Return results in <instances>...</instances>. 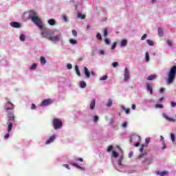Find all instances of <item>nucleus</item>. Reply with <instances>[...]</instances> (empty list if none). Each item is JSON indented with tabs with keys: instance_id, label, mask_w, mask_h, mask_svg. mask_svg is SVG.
<instances>
[{
	"instance_id": "obj_35",
	"label": "nucleus",
	"mask_w": 176,
	"mask_h": 176,
	"mask_svg": "<svg viewBox=\"0 0 176 176\" xmlns=\"http://www.w3.org/2000/svg\"><path fill=\"white\" fill-rule=\"evenodd\" d=\"M155 108H160V109H162V108H164V106H163V104H155Z\"/></svg>"
},
{
	"instance_id": "obj_64",
	"label": "nucleus",
	"mask_w": 176,
	"mask_h": 176,
	"mask_svg": "<svg viewBox=\"0 0 176 176\" xmlns=\"http://www.w3.org/2000/svg\"><path fill=\"white\" fill-rule=\"evenodd\" d=\"M160 91L162 94L164 93V88H160Z\"/></svg>"
},
{
	"instance_id": "obj_29",
	"label": "nucleus",
	"mask_w": 176,
	"mask_h": 176,
	"mask_svg": "<svg viewBox=\"0 0 176 176\" xmlns=\"http://www.w3.org/2000/svg\"><path fill=\"white\" fill-rule=\"evenodd\" d=\"M96 38H97V39H98V41H102V36H101L100 33L97 34Z\"/></svg>"
},
{
	"instance_id": "obj_38",
	"label": "nucleus",
	"mask_w": 176,
	"mask_h": 176,
	"mask_svg": "<svg viewBox=\"0 0 176 176\" xmlns=\"http://www.w3.org/2000/svg\"><path fill=\"white\" fill-rule=\"evenodd\" d=\"M146 42H147L148 45H149V46H153V41H152L151 40H146Z\"/></svg>"
},
{
	"instance_id": "obj_28",
	"label": "nucleus",
	"mask_w": 176,
	"mask_h": 176,
	"mask_svg": "<svg viewBox=\"0 0 176 176\" xmlns=\"http://www.w3.org/2000/svg\"><path fill=\"white\" fill-rule=\"evenodd\" d=\"M170 138L172 142H175V135H174V133H170Z\"/></svg>"
},
{
	"instance_id": "obj_43",
	"label": "nucleus",
	"mask_w": 176,
	"mask_h": 176,
	"mask_svg": "<svg viewBox=\"0 0 176 176\" xmlns=\"http://www.w3.org/2000/svg\"><path fill=\"white\" fill-rule=\"evenodd\" d=\"M113 148V146L110 145L108 148H107V152H111L112 151V149Z\"/></svg>"
},
{
	"instance_id": "obj_31",
	"label": "nucleus",
	"mask_w": 176,
	"mask_h": 176,
	"mask_svg": "<svg viewBox=\"0 0 176 176\" xmlns=\"http://www.w3.org/2000/svg\"><path fill=\"white\" fill-rule=\"evenodd\" d=\"M122 109H123V111H125V113H126V114L130 113V109H126V107H122Z\"/></svg>"
},
{
	"instance_id": "obj_62",
	"label": "nucleus",
	"mask_w": 176,
	"mask_h": 176,
	"mask_svg": "<svg viewBox=\"0 0 176 176\" xmlns=\"http://www.w3.org/2000/svg\"><path fill=\"white\" fill-rule=\"evenodd\" d=\"M122 127H127V122H124V123H122Z\"/></svg>"
},
{
	"instance_id": "obj_37",
	"label": "nucleus",
	"mask_w": 176,
	"mask_h": 176,
	"mask_svg": "<svg viewBox=\"0 0 176 176\" xmlns=\"http://www.w3.org/2000/svg\"><path fill=\"white\" fill-rule=\"evenodd\" d=\"M108 79V76L105 75V76H103L102 77H101L100 78V80H107Z\"/></svg>"
},
{
	"instance_id": "obj_21",
	"label": "nucleus",
	"mask_w": 176,
	"mask_h": 176,
	"mask_svg": "<svg viewBox=\"0 0 176 176\" xmlns=\"http://www.w3.org/2000/svg\"><path fill=\"white\" fill-rule=\"evenodd\" d=\"M103 35H104V38H107V36H108V35H109V32H108V29L104 28L103 30Z\"/></svg>"
},
{
	"instance_id": "obj_53",
	"label": "nucleus",
	"mask_w": 176,
	"mask_h": 176,
	"mask_svg": "<svg viewBox=\"0 0 176 176\" xmlns=\"http://www.w3.org/2000/svg\"><path fill=\"white\" fill-rule=\"evenodd\" d=\"M63 167H65V168H67V170H71V168L69 167V166L67 164H63Z\"/></svg>"
},
{
	"instance_id": "obj_19",
	"label": "nucleus",
	"mask_w": 176,
	"mask_h": 176,
	"mask_svg": "<svg viewBox=\"0 0 176 176\" xmlns=\"http://www.w3.org/2000/svg\"><path fill=\"white\" fill-rule=\"evenodd\" d=\"M48 24H50V25H56V20H54L53 19H50L48 21Z\"/></svg>"
},
{
	"instance_id": "obj_8",
	"label": "nucleus",
	"mask_w": 176,
	"mask_h": 176,
	"mask_svg": "<svg viewBox=\"0 0 176 176\" xmlns=\"http://www.w3.org/2000/svg\"><path fill=\"white\" fill-rule=\"evenodd\" d=\"M56 135H52L46 142V145H49V144H52L56 140Z\"/></svg>"
},
{
	"instance_id": "obj_13",
	"label": "nucleus",
	"mask_w": 176,
	"mask_h": 176,
	"mask_svg": "<svg viewBox=\"0 0 176 176\" xmlns=\"http://www.w3.org/2000/svg\"><path fill=\"white\" fill-rule=\"evenodd\" d=\"M157 175H160V176H164V175H168V171H157Z\"/></svg>"
},
{
	"instance_id": "obj_33",
	"label": "nucleus",
	"mask_w": 176,
	"mask_h": 176,
	"mask_svg": "<svg viewBox=\"0 0 176 176\" xmlns=\"http://www.w3.org/2000/svg\"><path fill=\"white\" fill-rule=\"evenodd\" d=\"M145 146V144H142L141 147L140 148V152H141V153H142V152H144V147ZM146 146H148V145H146Z\"/></svg>"
},
{
	"instance_id": "obj_26",
	"label": "nucleus",
	"mask_w": 176,
	"mask_h": 176,
	"mask_svg": "<svg viewBox=\"0 0 176 176\" xmlns=\"http://www.w3.org/2000/svg\"><path fill=\"white\" fill-rule=\"evenodd\" d=\"M80 87L81 89H85V87H86V82L85 81H81L80 82Z\"/></svg>"
},
{
	"instance_id": "obj_49",
	"label": "nucleus",
	"mask_w": 176,
	"mask_h": 176,
	"mask_svg": "<svg viewBox=\"0 0 176 176\" xmlns=\"http://www.w3.org/2000/svg\"><path fill=\"white\" fill-rule=\"evenodd\" d=\"M171 104V107L172 108H175L176 107V102H170Z\"/></svg>"
},
{
	"instance_id": "obj_12",
	"label": "nucleus",
	"mask_w": 176,
	"mask_h": 176,
	"mask_svg": "<svg viewBox=\"0 0 176 176\" xmlns=\"http://www.w3.org/2000/svg\"><path fill=\"white\" fill-rule=\"evenodd\" d=\"M146 89L148 91H150V94H153V89H152V85H151V84L146 85Z\"/></svg>"
},
{
	"instance_id": "obj_16",
	"label": "nucleus",
	"mask_w": 176,
	"mask_h": 176,
	"mask_svg": "<svg viewBox=\"0 0 176 176\" xmlns=\"http://www.w3.org/2000/svg\"><path fill=\"white\" fill-rule=\"evenodd\" d=\"M13 129V122H10L8 126V133H10Z\"/></svg>"
},
{
	"instance_id": "obj_22",
	"label": "nucleus",
	"mask_w": 176,
	"mask_h": 176,
	"mask_svg": "<svg viewBox=\"0 0 176 176\" xmlns=\"http://www.w3.org/2000/svg\"><path fill=\"white\" fill-rule=\"evenodd\" d=\"M156 79V75L153 74V75H151L147 78V80H153Z\"/></svg>"
},
{
	"instance_id": "obj_9",
	"label": "nucleus",
	"mask_w": 176,
	"mask_h": 176,
	"mask_svg": "<svg viewBox=\"0 0 176 176\" xmlns=\"http://www.w3.org/2000/svg\"><path fill=\"white\" fill-rule=\"evenodd\" d=\"M162 116L163 118H164V119H166L168 122H175V119L170 118L168 115H167L165 113H162Z\"/></svg>"
},
{
	"instance_id": "obj_47",
	"label": "nucleus",
	"mask_w": 176,
	"mask_h": 176,
	"mask_svg": "<svg viewBox=\"0 0 176 176\" xmlns=\"http://www.w3.org/2000/svg\"><path fill=\"white\" fill-rule=\"evenodd\" d=\"M113 68H116V67H118V65H119V63L118 62H114L112 64Z\"/></svg>"
},
{
	"instance_id": "obj_4",
	"label": "nucleus",
	"mask_w": 176,
	"mask_h": 176,
	"mask_svg": "<svg viewBox=\"0 0 176 176\" xmlns=\"http://www.w3.org/2000/svg\"><path fill=\"white\" fill-rule=\"evenodd\" d=\"M53 127L54 130H58L63 127V122L58 118H54L53 120Z\"/></svg>"
},
{
	"instance_id": "obj_41",
	"label": "nucleus",
	"mask_w": 176,
	"mask_h": 176,
	"mask_svg": "<svg viewBox=\"0 0 176 176\" xmlns=\"http://www.w3.org/2000/svg\"><path fill=\"white\" fill-rule=\"evenodd\" d=\"M147 154L146 152H144V153H142L139 155V159H142V157H144V156H146V155Z\"/></svg>"
},
{
	"instance_id": "obj_2",
	"label": "nucleus",
	"mask_w": 176,
	"mask_h": 176,
	"mask_svg": "<svg viewBox=\"0 0 176 176\" xmlns=\"http://www.w3.org/2000/svg\"><path fill=\"white\" fill-rule=\"evenodd\" d=\"M12 109H14V104H11L10 107H8V106H6L5 110L6 112H7L8 120L13 122V120H14V114L13 113V111H12Z\"/></svg>"
},
{
	"instance_id": "obj_18",
	"label": "nucleus",
	"mask_w": 176,
	"mask_h": 176,
	"mask_svg": "<svg viewBox=\"0 0 176 176\" xmlns=\"http://www.w3.org/2000/svg\"><path fill=\"white\" fill-rule=\"evenodd\" d=\"M36 12L34 10H31L30 12V19H32V17H36Z\"/></svg>"
},
{
	"instance_id": "obj_23",
	"label": "nucleus",
	"mask_w": 176,
	"mask_h": 176,
	"mask_svg": "<svg viewBox=\"0 0 176 176\" xmlns=\"http://www.w3.org/2000/svg\"><path fill=\"white\" fill-rule=\"evenodd\" d=\"M40 60H41V63L43 65H45V64H46V58L45 57L41 56Z\"/></svg>"
},
{
	"instance_id": "obj_52",
	"label": "nucleus",
	"mask_w": 176,
	"mask_h": 176,
	"mask_svg": "<svg viewBox=\"0 0 176 176\" xmlns=\"http://www.w3.org/2000/svg\"><path fill=\"white\" fill-rule=\"evenodd\" d=\"M116 45H118V43L116 42H114L113 45L111 46L112 50H113V49H115L116 47Z\"/></svg>"
},
{
	"instance_id": "obj_39",
	"label": "nucleus",
	"mask_w": 176,
	"mask_h": 176,
	"mask_svg": "<svg viewBox=\"0 0 176 176\" xmlns=\"http://www.w3.org/2000/svg\"><path fill=\"white\" fill-rule=\"evenodd\" d=\"M104 42L106 45H110L111 44V40L109 38H105Z\"/></svg>"
},
{
	"instance_id": "obj_32",
	"label": "nucleus",
	"mask_w": 176,
	"mask_h": 176,
	"mask_svg": "<svg viewBox=\"0 0 176 176\" xmlns=\"http://www.w3.org/2000/svg\"><path fill=\"white\" fill-rule=\"evenodd\" d=\"M36 67H38V65L36 63H34L31 67H30V69L34 70V69H36Z\"/></svg>"
},
{
	"instance_id": "obj_36",
	"label": "nucleus",
	"mask_w": 176,
	"mask_h": 176,
	"mask_svg": "<svg viewBox=\"0 0 176 176\" xmlns=\"http://www.w3.org/2000/svg\"><path fill=\"white\" fill-rule=\"evenodd\" d=\"M19 38H20V41H25V36H24V34H21Z\"/></svg>"
},
{
	"instance_id": "obj_45",
	"label": "nucleus",
	"mask_w": 176,
	"mask_h": 176,
	"mask_svg": "<svg viewBox=\"0 0 176 176\" xmlns=\"http://www.w3.org/2000/svg\"><path fill=\"white\" fill-rule=\"evenodd\" d=\"M167 44L168 45V46H170V47L173 46V41L168 40L167 41Z\"/></svg>"
},
{
	"instance_id": "obj_57",
	"label": "nucleus",
	"mask_w": 176,
	"mask_h": 176,
	"mask_svg": "<svg viewBox=\"0 0 176 176\" xmlns=\"http://www.w3.org/2000/svg\"><path fill=\"white\" fill-rule=\"evenodd\" d=\"M9 137H10V134L6 133V134L5 135V136H4V138H5L6 140H7V138H9Z\"/></svg>"
},
{
	"instance_id": "obj_25",
	"label": "nucleus",
	"mask_w": 176,
	"mask_h": 176,
	"mask_svg": "<svg viewBox=\"0 0 176 176\" xmlns=\"http://www.w3.org/2000/svg\"><path fill=\"white\" fill-rule=\"evenodd\" d=\"M164 32H163V29L162 28H158V35L159 36H163Z\"/></svg>"
},
{
	"instance_id": "obj_6",
	"label": "nucleus",
	"mask_w": 176,
	"mask_h": 176,
	"mask_svg": "<svg viewBox=\"0 0 176 176\" xmlns=\"http://www.w3.org/2000/svg\"><path fill=\"white\" fill-rule=\"evenodd\" d=\"M52 102H53V101H52V99H50V98L45 99V100H43V102L41 103V106L42 107H47V105H50V104H52Z\"/></svg>"
},
{
	"instance_id": "obj_17",
	"label": "nucleus",
	"mask_w": 176,
	"mask_h": 176,
	"mask_svg": "<svg viewBox=\"0 0 176 176\" xmlns=\"http://www.w3.org/2000/svg\"><path fill=\"white\" fill-rule=\"evenodd\" d=\"M72 166H74V167H76L77 168H79V170H85V168L78 165L76 163H74L72 162Z\"/></svg>"
},
{
	"instance_id": "obj_5",
	"label": "nucleus",
	"mask_w": 176,
	"mask_h": 176,
	"mask_svg": "<svg viewBox=\"0 0 176 176\" xmlns=\"http://www.w3.org/2000/svg\"><path fill=\"white\" fill-rule=\"evenodd\" d=\"M129 79H130V72H129V69L126 67L124 69V80L127 82Z\"/></svg>"
},
{
	"instance_id": "obj_27",
	"label": "nucleus",
	"mask_w": 176,
	"mask_h": 176,
	"mask_svg": "<svg viewBox=\"0 0 176 176\" xmlns=\"http://www.w3.org/2000/svg\"><path fill=\"white\" fill-rule=\"evenodd\" d=\"M69 43H71V45H76V43H78V41L71 38L69 39Z\"/></svg>"
},
{
	"instance_id": "obj_34",
	"label": "nucleus",
	"mask_w": 176,
	"mask_h": 176,
	"mask_svg": "<svg viewBox=\"0 0 176 176\" xmlns=\"http://www.w3.org/2000/svg\"><path fill=\"white\" fill-rule=\"evenodd\" d=\"M112 106V100H111V99H109V101H108V102H107V107H111Z\"/></svg>"
},
{
	"instance_id": "obj_48",
	"label": "nucleus",
	"mask_w": 176,
	"mask_h": 176,
	"mask_svg": "<svg viewBox=\"0 0 176 176\" xmlns=\"http://www.w3.org/2000/svg\"><path fill=\"white\" fill-rule=\"evenodd\" d=\"M100 118H99V117H98V116H95L94 117V122H97L98 120H99Z\"/></svg>"
},
{
	"instance_id": "obj_20",
	"label": "nucleus",
	"mask_w": 176,
	"mask_h": 176,
	"mask_svg": "<svg viewBox=\"0 0 176 176\" xmlns=\"http://www.w3.org/2000/svg\"><path fill=\"white\" fill-rule=\"evenodd\" d=\"M78 18L80 19L81 20H85V19H86V15L82 14V13H78Z\"/></svg>"
},
{
	"instance_id": "obj_61",
	"label": "nucleus",
	"mask_w": 176,
	"mask_h": 176,
	"mask_svg": "<svg viewBox=\"0 0 176 176\" xmlns=\"http://www.w3.org/2000/svg\"><path fill=\"white\" fill-rule=\"evenodd\" d=\"M160 138H161V141H162V144H164V138L161 135Z\"/></svg>"
},
{
	"instance_id": "obj_7",
	"label": "nucleus",
	"mask_w": 176,
	"mask_h": 176,
	"mask_svg": "<svg viewBox=\"0 0 176 176\" xmlns=\"http://www.w3.org/2000/svg\"><path fill=\"white\" fill-rule=\"evenodd\" d=\"M31 20H32V21H33V23H34V24H36V25H39V24H41V19H39V17H38V16H32Z\"/></svg>"
},
{
	"instance_id": "obj_42",
	"label": "nucleus",
	"mask_w": 176,
	"mask_h": 176,
	"mask_svg": "<svg viewBox=\"0 0 176 176\" xmlns=\"http://www.w3.org/2000/svg\"><path fill=\"white\" fill-rule=\"evenodd\" d=\"M113 157H118L119 156V154L116 151H113Z\"/></svg>"
},
{
	"instance_id": "obj_11",
	"label": "nucleus",
	"mask_w": 176,
	"mask_h": 176,
	"mask_svg": "<svg viewBox=\"0 0 176 176\" xmlns=\"http://www.w3.org/2000/svg\"><path fill=\"white\" fill-rule=\"evenodd\" d=\"M85 75L87 78H90V72H89V69L87 67H84Z\"/></svg>"
},
{
	"instance_id": "obj_44",
	"label": "nucleus",
	"mask_w": 176,
	"mask_h": 176,
	"mask_svg": "<svg viewBox=\"0 0 176 176\" xmlns=\"http://www.w3.org/2000/svg\"><path fill=\"white\" fill-rule=\"evenodd\" d=\"M72 35L74 36H78V32H76L75 30H72Z\"/></svg>"
},
{
	"instance_id": "obj_15",
	"label": "nucleus",
	"mask_w": 176,
	"mask_h": 176,
	"mask_svg": "<svg viewBox=\"0 0 176 176\" xmlns=\"http://www.w3.org/2000/svg\"><path fill=\"white\" fill-rule=\"evenodd\" d=\"M96 107V100L93 99L90 103V109H94Z\"/></svg>"
},
{
	"instance_id": "obj_56",
	"label": "nucleus",
	"mask_w": 176,
	"mask_h": 176,
	"mask_svg": "<svg viewBox=\"0 0 176 176\" xmlns=\"http://www.w3.org/2000/svg\"><path fill=\"white\" fill-rule=\"evenodd\" d=\"M35 108H36V105H35V104L32 103V106H31V109H35Z\"/></svg>"
},
{
	"instance_id": "obj_59",
	"label": "nucleus",
	"mask_w": 176,
	"mask_h": 176,
	"mask_svg": "<svg viewBox=\"0 0 176 176\" xmlns=\"http://www.w3.org/2000/svg\"><path fill=\"white\" fill-rule=\"evenodd\" d=\"M145 142L146 144H149V142H151V140L147 138L145 140Z\"/></svg>"
},
{
	"instance_id": "obj_60",
	"label": "nucleus",
	"mask_w": 176,
	"mask_h": 176,
	"mask_svg": "<svg viewBox=\"0 0 176 176\" xmlns=\"http://www.w3.org/2000/svg\"><path fill=\"white\" fill-rule=\"evenodd\" d=\"M76 162H83V160L82 158H76Z\"/></svg>"
},
{
	"instance_id": "obj_63",
	"label": "nucleus",
	"mask_w": 176,
	"mask_h": 176,
	"mask_svg": "<svg viewBox=\"0 0 176 176\" xmlns=\"http://www.w3.org/2000/svg\"><path fill=\"white\" fill-rule=\"evenodd\" d=\"M140 144V142H137V143H135L133 145L134 146H135V148H137Z\"/></svg>"
},
{
	"instance_id": "obj_1",
	"label": "nucleus",
	"mask_w": 176,
	"mask_h": 176,
	"mask_svg": "<svg viewBox=\"0 0 176 176\" xmlns=\"http://www.w3.org/2000/svg\"><path fill=\"white\" fill-rule=\"evenodd\" d=\"M41 36L43 38H46L48 41H51L52 42H58L61 36L60 34L54 35V33L51 31L43 32H41Z\"/></svg>"
},
{
	"instance_id": "obj_55",
	"label": "nucleus",
	"mask_w": 176,
	"mask_h": 176,
	"mask_svg": "<svg viewBox=\"0 0 176 176\" xmlns=\"http://www.w3.org/2000/svg\"><path fill=\"white\" fill-rule=\"evenodd\" d=\"M6 101H7V104H10V108L12 107V104H13V103H12V102H10V100H9V98H6Z\"/></svg>"
},
{
	"instance_id": "obj_50",
	"label": "nucleus",
	"mask_w": 176,
	"mask_h": 176,
	"mask_svg": "<svg viewBox=\"0 0 176 176\" xmlns=\"http://www.w3.org/2000/svg\"><path fill=\"white\" fill-rule=\"evenodd\" d=\"M67 69H72V65L71 63H69L67 65Z\"/></svg>"
},
{
	"instance_id": "obj_24",
	"label": "nucleus",
	"mask_w": 176,
	"mask_h": 176,
	"mask_svg": "<svg viewBox=\"0 0 176 176\" xmlns=\"http://www.w3.org/2000/svg\"><path fill=\"white\" fill-rule=\"evenodd\" d=\"M75 69H76V72L77 75L78 76H80V72L79 71V66H78V65H76L75 66Z\"/></svg>"
},
{
	"instance_id": "obj_3",
	"label": "nucleus",
	"mask_w": 176,
	"mask_h": 176,
	"mask_svg": "<svg viewBox=\"0 0 176 176\" xmlns=\"http://www.w3.org/2000/svg\"><path fill=\"white\" fill-rule=\"evenodd\" d=\"M175 75H176V66H173L168 74V83H173L174 82V79H175Z\"/></svg>"
},
{
	"instance_id": "obj_46",
	"label": "nucleus",
	"mask_w": 176,
	"mask_h": 176,
	"mask_svg": "<svg viewBox=\"0 0 176 176\" xmlns=\"http://www.w3.org/2000/svg\"><path fill=\"white\" fill-rule=\"evenodd\" d=\"M146 36H148V35H146V34H144L141 37V41H145V39H146Z\"/></svg>"
},
{
	"instance_id": "obj_58",
	"label": "nucleus",
	"mask_w": 176,
	"mask_h": 176,
	"mask_svg": "<svg viewBox=\"0 0 176 176\" xmlns=\"http://www.w3.org/2000/svg\"><path fill=\"white\" fill-rule=\"evenodd\" d=\"M38 27H39L40 30H43V25H42V24H41V23H39V25H36Z\"/></svg>"
},
{
	"instance_id": "obj_54",
	"label": "nucleus",
	"mask_w": 176,
	"mask_h": 176,
	"mask_svg": "<svg viewBox=\"0 0 176 176\" xmlns=\"http://www.w3.org/2000/svg\"><path fill=\"white\" fill-rule=\"evenodd\" d=\"M122 160H123V157H121V158L118 160V164L120 166H122Z\"/></svg>"
},
{
	"instance_id": "obj_10",
	"label": "nucleus",
	"mask_w": 176,
	"mask_h": 176,
	"mask_svg": "<svg viewBox=\"0 0 176 176\" xmlns=\"http://www.w3.org/2000/svg\"><path fill=\"white\" fill-rule=\"evenodd\" d=\"M10 25H11V27H13L14 28H20V23L19 22H11L10 23Z\"/></svg>"
},
{
	"instance_id": "obj_51",
	"label": "nucleus",
	"mask_w": 176,
	"mask_h": 176,
	"mask_svg": "<svg viewBox=\"0 0 176 176\" xmlns=\"http://www.w3.org/2000/svg\"><path fill=\"white\" fill-rule=\"evenodd\" d=\"M63 19L64 20L65 22L68 21V19L67 18V15L65 14L63 15Z\"/></svg>"
},
{
	"instance_id": "obj_40",
	"label": "nucleus",
	"mask_w": 176,
	"mask_h": 176,
	"mask_svg": "<svg viewBox=\"0 0 176 176\" xmlns=\"http://www.w3.org/2000/svg\"><path fill=\"white\" fill-rule=\"evenodd\" d=\"M143 163H146L148 164V166H149V164H151V163H152L151 162H149V158H146Z\"/></svg>"
},
{
	"instance_id": "obj_14",
	"label": "nucleus",
	"mask_w": 176,
	"mask_h": 176,
	"mask_svg": "<svg viewBox=\"0 0 176 176\" xmlns=\"http://www.w3.org/2000/svg\"><path fill=\"white\" fill-rule=\"evenodd\" d=\"M120 46L122 47H124L125 46H127V40L122 39L120 43Z\"/></svg>"
},
{
	"instance_id": "obj_30",
	"label": "nucleus",
	"mask_w": 176,
	"mask_h": 176,
	"mask_svg": "<svg viewBox=\"0 0 176 176\" xmlns=\"http://www.w3.org/2000/svg\"><path fill=\"white\" fill-rule=\"evenodd\" d=\"M150 60V56H149V53L148 52H146V63H148Z\"/></svg>"
}]
</instances>
